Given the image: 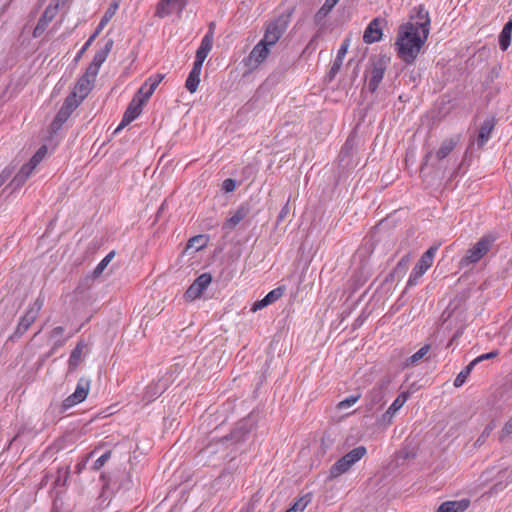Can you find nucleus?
Here are the masks:
<instances>
[{
  "label": "nucleus",
  "instance_id": "obj_5",
  "mask_svg": "<svg viewBox=\"0 0 512 512\" xmlns=\"http://www.w3.org/2000/svg\"><path fill=\"white\" fill-rule=\"evenodd\" d=\"M438 250V246H431L426 252L422 254L419 261L416 263L413 268L409 279L407 281L406 289L416 286L419 283L421 277L426 273V271L432 266L435 254Z\"/></svg>",
  "mask_w": 512,
  "mask_h": 512
},
{
  "label": "nucleus",
  "instance_id": "obj_7",
  "mask_svg": "<svg viewBox=\"0 0 512 512\" xmlns=\"http://www.w3.org/2000/svg\"><path fill=\"white\" fill-rule=\"evenodd\" d=\"M119 8L118 2H112L106 12L104 13L103 17L101 18L99 24L97 25L95 31L93 34L88 38V40L85 42V44L82 46V48L79 50L75 57V61H78L86 52V50L92 45V43L95 41V39L98 37V35L101 33V31L104 29V27L109 23V21L113 18L116 11Z\"/></svg>",
  "mask_w": 512,
  "mask_h": 512
},
{
  "label": "nucleus",
  "instance_id": "obj_2",
  "mask_svg": "<svg viewBox=\"0 0 512 512\" xmlns=\"http://www.w3.org/2000/svg\"><path fill=\"white\" fill-rule=\"evenodd\" d=\"M497 239V233L492 232L480 237L460 259L458 263L459 270L471 271L493 249Z\"/></svg>",
  "mask_w": 512,
  "mask_h": 512
},
{
  "label": "nucleus",
  "instance_id": "obj_11",
  "mask_svg": "<svg viewBox=\"0 0 512 512\" xmlns=\"http://www.w3.org/2000/svg\"><path fill=\"white\" fill-rule=\"evenodd\" d=\"M212 282V276L210 273H202L199 275L194 282L188 287L186 290L184 297L186 300L193 301L199 298L203 291L210 285Z\"/></svg>",
  "mask_w": 512,
  "mask_h": 512
},
{
  "label": "nucleus",
  "instance_id": "obj_3",
  "mask_svg": "<svg viewBox=\"0 0 512 512\" xmlns=\"http://www.w3.org/2000/svg\"><path fill=\"white\" fill-rule=\"evenodd\" d=\"M389 58L384 54L374 55L369 58L368 66L366 68V76L369 75L367 88L371 93H374L385 74L388 67Z\"/></svg>",
  "mask_w": 512,
  "mask_h": 512
},
{
  "label": "nucleus",
  "instance_id": "obj_14",
  "mask_svg": "<svg viewBox=\"0 0 512 512\" xmlns=\"http://www.w3.org/2000/svg\"><path fill=\"white\" fill-rule=\"evenodd\" d=\"M57 13L58 4L48 5L44 10L43 14L41 15V17L39 18L37 25L33 30V37H40L48 27L49 23L56 17Z\"/></svg>",
  "mask_w": 512,
  "mask_h": 512
},
{
  "label": "nucleus",
  "instance_id": "obj_33",
  "mask_svg": "<svg viewBox=\"0 0 512 512\" xmlns=\"http://www.w3.org/2000/svg\"><path fill=\"white\" fill-rule=\"evenodd\" d=\"M312 498V493H306L305 495L297 499L289 510L292 512H302L307 507V505L312 501Z\"/></svg>",
  "mask_w": 512,
  "mask_h": 512
},
{
  "label": "nucleus",
  "instance_id": "obj_6",
  "mask_svg": "<svg viewBox=\"0 0 512 512\" xmlns=\"http://www.w3.org/2000/svg\"><path fill=\"white\" fill-rule=\"evenodd\" d=\"M288 24V16L281 15L272 20L267 25L264 36L261 40L270 47L274 46L287 30Z\"/></svg>",
  "mask_w": 512,
  "mask_h": 512
},
{
  "label": "nucleus",
  "instance_id": "obj_49",
  "mask_svg": "<svg viewBox=\"0 0 512 512\" xmlns=\"http://www.w3.org/2000/svg\"><path fill=\"white\" fill-rule=\"evenodd\" d=\"M498 355H499V351L493 350L491 352H488V353H485V354H482V355L476 357L473 361L477 365L478 363H480L484 360L493 359V358L497 357Z\"/></svg>",
  "mask_w": 512,
  "mask_h": 512
},
{
  "label": "nucleus",
  "instance_id": "obj_56",
  "mask_svg": "<svg viewBox=\"0 0 512 512\" xmlns=\"http://www.w3.org/2000/svg\"><path fill=\"white\" fill-rule=\"evenodd\" d=\"M64 333V327L62 326H57L55 327L51 333H50V337L51 338H56L58 336H61L62 334Z\"/></svg>",
  "mask_w": 512,
  "mask_h": 512
},
{
  "label": "nucleus",
  "instance_id": "obj_43",
  "mask_svg": "<svg viewBox=\"0 0 512 512\" xmlns=\"http://www.w3.org/2000/svg\"><path fill=\"white\" fill-rule=\"evenodd\" d=\"M350 43H351V38L350 37H346L343 40V42H342V44H341V46H340V48H339V50L337 52V55H336L337 58L344 60V57H345V55H346V53L348 51Z\"/></svg>",
  "mask_w": 512,
  "mask_h": 512
},
{
  "label": "nucleus",
  "instance_id": "obj_32",
  "mask_svg": "<svg viewBox=\"0 0 512 512\" xmlns=\"http://www.w3.org/2000/svg\"><path fill=\"white\" fill-rule=\"evenodd\" d=\"M70 116L66 115L65 112L59 110L50 124L51 133L56 134L62 127V125L68 120Z\"/></svg>",
  "mask_w": 512,
  "mask_h": 512
},
{
  "label": "nucleus",
  "instance_id": "obj_28",
  "mask_svg": "<svg viewBox=\"0 0 512 512\" xmlns=\"http://www.w3.org/2000/svg\"><path fill=\"white\" fill-rule=\"evenodd\" d=\"M37 317L31 314L29 311L23 315L16 327L15 335L21 336L23 335L31 326V324L35 321Z\"/></svg>",
  "mask_w": 512,
  "mask_h": 512
},
{
  "label": "nucleus",
  "instance_id": "obj_17",
  "mask_svg": "<svg viewBox=\"0 0 512 512\" xmlns=\"http://www.w3.org/2000/svg\"><path fill=\"white\" fill-rule=\"evenodd\" d=\"M249 213L250 208L248 205H240L235 211V213L223 223L222 229L225 231L226 234L230 233L243 219H245L248 216Z\"/></svg>",
  "mask_w": 512,
  "mask_h": 512
},
{
  "label": "nucleus",
  "instance_id": "obj_23",
  "mask_svg": "<svg viewBox=\"0 0 512 512\" xmlns=\"http://www.w3.org/2000/svg\"><path fill=\"white\" fill-rule=\"evenodd\" d=\"M201 70L202 66H200L199 64H193V67L185 82V87L190 93H194L198 89L200 83Z\"/></svg>",
  "mask_w": 512,
  "mask_h": 512
},
{
  "label": "nucleus",
  "instance_id": "obj_16",
  "mask_svg": "<svg viewBox=\"0 0 512 512\" xmlns=\"http://www.w3.org/2000/svg\"><path fill=\"white\" fill-rule=\"evenodd\" d=\"M409 393L402 392L399 394L393 403L389 406L385 413L382 414L380 422L383 425H390L392 423L395 413L405 404L408 400Z\"/></svg>",
  "mask_w": 512,
  "mask_h": 512
},
{
  "label": "nucleus",
  "instance_id": "obj_38",
  "mask_svg": "<svg viewBox=\"0 0 512 512\" xmlns=\"http://www.w3.org/2000/svg\"><path fill=\"white\" fill-rule=\"evenodd\" d=\"M284 290H285L284 287H277V288L271 290L264 298L266 299L267 303L270 305L282 297Z\"/></svg>",
  "mask_w": 512,
  "mask_h": 512
},
{
  "label": "nucleus",
  "instance_id": "obj_58",
  "mask_svg": "<svg viewBox=\"0 0 512 512\" xmlns=\"http://www.w3.org/2000/svg\"><path fill=\"white\" fill-rule=\"evenodd\" d=\"M350 147H351V146H350V140L348 139V140L345 142L344 146L342 147V149H341V153H344V152L348 151V149H349Z\"/></svg>",
  "mask_w": 512,
  "mask_h": 512
},
{
  "label": "nucleus",
  "instance_id": "obj_39",
  "mask_svg": "<svg viewBox=\"0 0 512 512\" xmlns=\"http://www.w3.org/2000/svg\"><path fill=\"white\" fill-rule=\"evenodd\" d=\"M206 245L203 235H197L189 239L187 248H195L196 250L202 249Z\"/></svg>",
  "mask_w": 512,
  "mask_h": 512
},
{
  "label": "nucleus",
  "instance_id": "obj_25",
  "mask_svg": "<svg viewBox=\"0 0 512 512\" xmlns=\"http://www.w3.org/2000/svg\"><path fill=\"white\" fill-rule=\"evenodd\" d=\"M84 348H85V344L82 341H80L79 343H77L76 347L72 350L69 360H68V366H69L70 371L75 370L78 367V365L80 364V362L82 361V354H83Z\"/></svg>",
  "mask_w": 512,
  "mask_h": 512
},
{
  "label": "nucleus",
  "instance_id": "obj_4",
  "mask_svg": "<svg viewBox=\"0 0 512 512\" xmlns=\"http://www.w3.org/2000/svg\"><path fill=\"white\" fill-rule=\"evenodd\" d=\"M366 453L367 449L365 446H358L346 453L331 466L328 480H333L348 472L356 462L366 455Z\"/></svg>",
  "mask_w": 512,
  "mask_h": 512
},
{
  "label": "nucleus",
  "instance_id": "obj_61",
  "mask_svg": "<svg viewBox=\"0 0 512 512\" xmlns=\"http://www.w3.org/2000/svg\"><path fill=\"white\" fill-rule=\"evenodd\" d=\"M6 181L3 180L1 177H0V187L5 183Z\"/></svg>",
  "mask_w": 512,
  "mask_h": 512
},
{
  "label": "nucleus",
  "instance_id": "obj_13",
  "mask_svg": "<svg viewBox=\"0 0 512 512\" xmlns=\"http://www.w3.org/2000/svg\"><path fill=\"white\" fill-rule=\"evenodd\" d=\"M386 20L381 17L374 18L366 27L363 34V41L367 44L379 42L382 38V29Z\"/></svg>",
  "mask_w": 512,
  "mask_h": 512
},
{
  "label": "nucleus",
  "instance_id": "obj_1",
  "mask_svg": "<svg viewBox=\"0 0 512 512\" xmlns=\"http://www.w3.org/2000/svg\"><path fill=\"white\" fill-rule=\"evenodd\" d=\"M429 35V30H416L411 22L399 26L395 49L398 57L407 65H411L417 59L422 46Z\"/></svg>",
  "mask_w": 512,
  "mask_h": 512
},
{
  "label": "nucleus",
  "instance_id": "obj_52",
  "mask_svg": "<svg viewBox=\"0 0 512 512\" xmlns=\"http://www.w3.org/2000/svg\"><path fill=\"white\" fill-rule=\"evenodd\" d=\"M236 188V182L234 179H231V178H227L223 181L222 183V189L226 192V193H230V192H233Z\"/></svg>",
  "mask_w": 512,
  "mask_h": 512
},
{
  "label": "nucleus",
  "instance_id": "obj_60",
  "mask_svg": "<svg viewBox=\"0 0 512 512\" xmlns=\"http://www.w3.org/2000/svg\"><path fill=\"white\" fill-rule=\"evenodd\" d=\"M66 340H67V339H63V340H61V341H58V342L56 343V345H57V346H62V345L66 342Z\"/></svg>",
  "mask_w": 512,
  "mask_h": 512
},
{
  "label": "nucleus",
  "instance_id": "obj_18",
  "mask_svg": "<svg viewBox=\"0 0 512 512\" xmlns=\"http://www.w3.org/2000/svg\"><path fill=\"white\" fill-rule=\"evenodd\" d=\"M496 119L491 117L486 119L479 128V133L476 139L478 148H483L491 137V133L495 127Z\"/></svg>",
  "mask_w": 512,
  "mask_h": 512
},
{
  "label": "nucleus",
  "instance_id": "obj_27",
  "mask_svg": "<svg viewBox=\"0 0 512 512\" xmlns=\"http://www.w3.org/2000/svg\"><path fill=\"white\" fill-rule=\"evenodd\" d=\"M456 144H457V141L452 139V138L445 139L441 143L439 149L436 151V158L439 161L443 160L444 158H446L453 151V149L456 147Z\"/></svg>",
  "mask_w": 512,
  "mask_h": 512
},
{
  "label": "nucleus",
  "instance_id": "obj_45",
  "mask_svg": "<svg viewBox=\"0 0 512 512\" xmlns=\"http://www.w3.org/2000/svg\"><path fill=\"white\" fill-rule=\"evenodd\" d=\"M512 435V418L507 421L499 434V440L504 441L507 437Z\"/></svg>",
  "mask_w": 512,
  "mask_h": 512
},
{
  "label": "nucleus",
  "instance_id": "obj_42",
  "mask_svg": "<svg viewBox=\"0 0 512 512\" xmlns=\"http://www.w3.org/2000/svg\"><path fill=\"white\" fill-rule=\"evenodd\" d=\"M493 429H494V425L492 423L488 424L482 431L481 435L476 440L475 445H482L486 441V439L490 436Z\"/></svg>",
  "mask_w": 512,
  "mask_h": 512
},
{
  "label": "nucleus",
  "instance_id": "obj_12",
  "mask_svg": "<svg viewBox=\"0 0 512 512\" xmlns=\"http://www.w3.org/2000/svg\"><path fill=\"white\" fill-rule=\"evenodd\" d=\"M146 103L145 100H143L141 97L134 96L131 102L128 104V107L126 108V111L124 112V115L122 117V120L116 129L117 131H120L125 126L130 124L132 121H134L142 112L143 105Z\"/></svg>",
  "mask_w": 512,
  "mask_h": 512
},
{
  "label": "nucleus",
  "instance_id": "obj_46",
  "mask_svg": "<svg viewBox=\"0 0 512 512\" xmlns=\"http://www.w3.org/2000/svg\"><path fill=\"white\" fill-rule=\"evenodd\" d=\"M342 64H343L342 59H339L337 57L334 59L333 64L329 71L330 80L333 79L336 76V74L340 71Z\"/></svg>",
  "mask_w": 512,
  "mask_h": 512
},
{
  "label": "nucleus",
  "instance_id": "obj_40",
  "mask_svg": "<svg viewBox=\"0 0 512 512\" xmlns=\"http://www.w3.org/2000/svg\"><path fill=\"white\" fill-rule=\"evenodd\" d=\"M360 397H361L360 394L350 395L347 398H345L344 400L340 401L338 403V405H337V408L342 410V409H346L348 407H351L352 405H354L360 399Z\"/></svg>",
  "mask_w": 512,
  "mask_h": 512
},
{
  "label": "nucleus",
  "instance_id": "obj_36",
  "mask_svg": "<svg viewBox=\"0 0 512 512\" xmlns=\"http://www.w3.org/2000/svg\"><path fill=\"white\" fill-rule=\"evenodd\" d=\"M70 471L69 468H58L57 469V477L54 480L55 486H66L67 481L69 479Z\"/></svg>",
  "mask_w": 512,
  "mask_h": 512
},
{
  "label": "nucleus",
  "instance_id": "obj_37",
  "mask_svg": "<svg viewBox=\"0 0 512 512\" xmlns=\"http://www.w3.org/2000/svg\"><path fill=\"white\" fill-rule=\"evenodd\" d=\"M511 32L502 29L499 34V47L502 51H506L511 44Z\"/></svg>",
  "mask_w": 512,
  "mask_h": 512
},
{
  "label": "nucleus",
  "instance_id": "obj_26",
  "mask_svg": "<svg viewBox=\"0 0 512 512\" xmlns=\"http://www.w3.org/2000/svg\"><path fill=\"white\" fill-rule=\"evenodd\" d=\"M113 45H114L113 39L107 40L104 47L95 53L91 63L96 64L101 67V65L106 61L110 51L112 50Z\"/></svg>",
  "mask_w": 512,
  "mask_h": 512
},
{
  "label": "nucleus",
  "instance_id": "obj_22",
  "mask_svg": "<svg viewBox=\"0 0 512 512\" xmlns=\"http://www.w3.org/2000/svg\"><path fill=\"white\" fill-rule=\"evenodd\" d=\"M417 18L416 22H411L414 27H416V30H420L421 32H424V30H430V18L428 11H426L423 6H419L415 8ZM412 19L414 16L411 17Z\"/></svg>",
  "mask_w": 512,
  "mask_h": 512
},
{
  "label": "nucleus",
  "instance_id": "obj_62",
  "mask_svg": "<svg viewBox=\"0 0 512 512\" xmlns=\"http://www.w3.org/2000/svg\"><path fill=\"white\" fill-rule=\"evenodd\" d=\"M431 156V152H429L426 156H425V160L427 161L428 158Z\"/></svg>",
  "mask_w": 512,
  "mask_h": 512
},
{
  "label": "nucleus",
  "instance_id": "obj_29",
  "mask_svg": "<svg viewBox=\"0 0 512 512\" xmlns=\"http://www.w3.org/2000/svg\"><path fill=\"white\" fill-rule=\"evenodd\" d=\"M82 101L76 98V93L69 94L66 99L64 100V103L62 104L61 110L62 112H65L66 115H71L73 111L80 105Z\"/></svg>",
  "mask_w": 512,
  "mask_h": 512
},
{
  "label": "nucleus",
  "instance_id": "obj_34",
  "mask_svg": "<svg viewBox=\"0 0 512 512\" xmlns=\"http://www.w3.org/2000/svg\"><path fill=\"white\" fill-rule=\"evenodd\" d=\"M430 349L431 346L429 344H425L406 360V365L409 366L416 364L418 361L424 358V356L430 351Z\"/></svg>",
  "mask_w": 512,
  "mask_h": 512
},
{
  "label": "nucleus",
  "instance_id": "obj_41",
  "mask_svg": "<svg viewBox=\"0 0 512 512\" xmlns=\"http://www.w3.org/2000/svg\"><path fill=\"white\" fill-rule=\"evenodd\" d=\"M47 153V147L41 146L37 152L32 156L29 163H31L33 166L37 167V165L43 160Z\"/></svg>",
  "mask_w": 512,
  "mask_h": 512
},
{
  "label": "nucleus",
  "instance_id": "obj_21",
  "mask_svg": "<svg viewBox=\"0 0 512 512\" xmlns=\"http://www.w3.org/2000/svg\"><path fill=\"white\" fill-rule=\"evenodd\" d=\"M470 500L446 501L442 503L436 512H464L468 509Z\"/></svg>",
  "mask_w": 512,
  "mask_h": 512
},
{
  "label": "nucleus",
  "instance_id": "obj_8",
  "mask_svg": "<svg viewBox=\"0 0 512 512\" xmlns=\"http://www.w3.org/2000/svg\"><path fill=\"white\" fill-rule=\"evenodd\" d=\"M89 389L90 380L85 378L79 379L74 393H72L62 402V409L65 411L83 402L87 398Z\"/></svg>",
  "mask_w": 512,
  "mask_h": 512
},
{
  "label": "nucleus",
  "instance_id": "obj_44",
  "mask_svg": "<svg viewBox=\"0 0 512 512\" xmlns=\"http://www.w3.org/2000/svg\"><path fill=\"white\" fill-rule=\"evenodd\" d=\"M111 457V451H107L104 454H102L93 464L94 470H100L105 463L108 461V459Z\"/></svg>",
  "mask_w": 512,
  "mask_h": 512
},
{
  "label": "nucleus",
  "instance_id": "obj_54",
  "mask_svg": "<svg viewBox=\"0 0 512 512\" xmlns=\"http://www.w3.org/2000/svg\"><path fill=\"white\" fill-rule=\"evenodd\" d=\"M268 305H269V304L267 303L266 299H265V298H263V299H261V300H259V301H256V302L253 304V306H252V309H251V310H252L253 312H256V311H258V310H260V309H263L264 307H266V306H268Z\"/></svg>",
  "mask_w": 512,
  "mask_h": 512
},
{
  "label": "nucleus",
  "instance_id": "obj_31",
  "mask_svg": "<svg viewBox=\"0 0 512 512\" xmlns=\"http://www.w3.org/2000/svg\"><path fill=\"white\" fill-rule=\"evenodd\" d=\"M476 364L474 363V361L472 360L455 378L454 380V386L455 387H461L467 380V378L469 377L471 371L473 370L474 366Z\"/></svg>",
  "mask_w": 512,
  "mask_h": 512
},
{
  "label": "nucleus",
  "instance_id": "obj_47",
  "mask_svg": "<svg viewBox=\"0 0 512 512\" xmlns=\"http://www.w3.org/2000/svg\"><path fill=\"white\" fill-rule=\"evenodd\" d=\"M99 69H100V66L90 63V65L87 67L86 72L83 76H87L88 79L95 81V78L98 75Z\"/></svg>",
  "mask_w": 512,
  "mask_h": 512
},
{
  "label": "nucleus",
  "instance_id": "obj_15",
  "mask_svg": "<svg viewBox=\"0 0 512 512\" xmlns=\"http://www.w3.org/2000/svg\"><path fill=\"white\" fill-rule=\"evenodd\" d=\"M213 23L209 25V31L202 38L199 48L196 51L195 61L193 64H199L203 66V62L208 56L209 52L213 47V31H212Z\"/></svg>",
  "mask_w": 512,
  "mask_h": 512
},
{
  "label": "nucleus",
  "instance_id": "obj_57",
  "mask_svg": "<svg viewBox=\"0 0 512 512\" xmlns=\"http://www.w3.org/2000/svg\"><path fill=\"white\" fill-rule=\"evenodd\" d=\"M504 30L512 33V19H510L503 27Z\"/></svg>",
  "mask_w": 512,
  "mask_h": 512
},
{
  "label": "nucleus",
  "instance_id": "obj_20",
  "mask_svg": "<svg viewBox=\"0 0 512 512\" xmlns=\"http://www.w3.org/2000/svg\"><path fill=\"white\" fill-rule=\"evenodd\" d=\"M94 86V81L88 79L87 76H81L75 86L74 92L76 93V98L79 97L80 101H83Z\"/></svg>",
  "mask_w": 512,
  "mask_h": 512
},
{
  "label": "nucleus",
  "instance_id": "obj_19",
  "mask_svg": "<svg viewBox=\"0 0 512 512\" xmlns=\"http://www.w3.org/2000/svg\"><path fill=\"white\" fill-rule=\"evenodd\" d=\"M164 74H155L150 76L140 87L139 93L144 92V89L149 86V92H145V96H142L141 98L145 100L146 102L149 100V98L153 95L154 91L158 87V85L161 83V81L164 79Z\"/></svg>",
  "mask_w": 512,
  "mask_h": 512
},
{
  "label": "nucleus",
  "instance_id": "obj_10",
  "mask_svg": "<svg viewBox=\"0 0 512 512\" xmlns=\"http://www.w3.org/2000/svg\"><path fill=\"white\" fill-rule=\"evenodd\" d=\"M270 54V46L260 40L243 61L249 69L257 68Z\"/></svg>",
  "mask_w": 512,
  "mask_h": 512
},
{
  "label": "nucleus",
  "instance_id": "obj_24",
  "mask_svg": "<svg viewBox=\"0 0 512 512\" xmlns=\"http://www.w3.org/2000/svg\"><path fill=\"white\" fill-rule=\"evenodd\" d=\"M410 262V256L404 255L396 264L394 269L390 272L388 279H394L397 278L398 280L402 279L404 275L406 274Z\"/></svg>",
  "mask_w": 512,
  "mask_h": 512
},
{
  "label": "nucleus",
  "instance_id": "obj_59",
  "mask_svg": "<svg viewBox=\"0 0 512 512\" xmlns=\"http://www.w3.org/2000/svg\"><path fill=\"white\" fill-rule=\"evenodd\" d=\"M145 92H149V86H147L146 89H144V92L142 93H139V91L136 93V97H142V96H145Z\"/></svg>",
  "mask_w": 512,
  "mask_h": 512
},
{
  "label": "nucleus",
  "instance_id": "obj_48",
  "mask_svg": "<svg viewBox=\"0 0 512 512\" xmlns=\"http://www.w3.org/2000/svg\"><path fill=\"white\" fill-rule=\"evenodd\" d=\"M27 181V179L22 176L20 173H17L13 179L11 180L9 186H11L13 189H18L20 188L25 182Z\"/></svg>",
  "mask_w": 512,
  "mask_h": 512
},
{
  "label": "nucleus",
  "instance_id": "obj_53",
  "mask_svg": "<svg viewBox=\"0 0 512 512\" xmlns=\"http://www.w3.org/2000/svg\"><path fill=\"white\" fill-rule=\"evenodd\" d=\"M289 201H287V203L282 207L278 217H277V223H280L282 222L286 217L287 215L289 214Z\"/></svg>",
  "mask_w": 512,
  "mask_h": 512
},
{
  "label": "nucleus",
  "instance_id": "obj_30",
  "mask_svg": "<svg viewBox=\"0 0 512 512\" xmlns=\"http://www.w3.org/2000/svg\"><path fill=\"white\" fill-rule=\"evenodd\" d=\"M339 0H325L323 6L315 14V22H321L334 8Z\"/></svg>",
  "mask_w": 512,
  "mask_h": 512
},
{
  "label": "nucleus",
  "instance_id": "obj_9",
  "mask_svg": "<svg viewBox=\"0 0 512 512\" xmlns=\"http://www.w3.org/2000/svg\"><path fill=\"white\" fill-rule=\"evenodd\" d=\"M384 384L377 383L365 395V411L374 413L384 405Z\"/></svg>",
  "mask_w": 512,
  "mask_h": 512
},
{
  "label": "nucleus",
  "instance_id": "obj_50",
  "mask_svg": "<svg viewBox=\"0 0 512 512\" xmlns=\"http://www.w3.org/2000/svg\"><path fill=\"white\" fill-rule=\"evenodd\" d=\"M43 303H44V300L41 299L40 297H38L35 300V302L33 303V305L27 311H29L31 314H33L35 317H37L42 306H43Z\"/></svg>",
  "mask_w": 512,
  "mask_h": 512
},
{
  "label": "nucleus",
  "instance_id": "obj_55",
  "mask_svg": "<svg viewBox=\"0 0 512 512\" xmlns=\"http://www.w3.org/2000/svg\"><path fill=\"white\" fill-rule=\"evenodd\" d=\"M13 170H14V168H13V167H10V166L5 167V168L1 171V173H0V177H1L3 180L7 181V180L10 178V176L12 175Z\"/></svg>",
  "mask_w": 512,
  "mask_h": 512
},
{
  "label": "nucleus",
  "instance_id": "obj_35",
  "mask_svg": "<svg viewBox=\"0 0 512 512\" xmlns=\"http://www.w3.org/2000/svg\"><path fill=\"white\" fill-rule=\"evenodd\" d=\"M115 255V252L114 251H111L110 253H108L99 263L98 265L95 267L94 271H93V275L94 277H98L102 274V272L105 270V268L107 267V265L110 263V261L113 259Z\"/></svg>",
  "mask_w": 512,
  "mask_h": 512
},
{
  "label": "nucleus",
  "instance_id": "obj_51",
  "mask_svg": "<svg viewBox=\"0 0 512 512\" xmlns=\"http://www.w3.org/2000/svg\"><path fill=\"white\" fill-rule=\"evenodd\" d=\"M35 168H36L35 166H33L31 163L28 162V163L22 165V167L20 168L18 173H20L22 176H24L26 179H28Z\"/></svg>",
  "mask_w": 512,
  "mask_h": 512
}]
</instances>
